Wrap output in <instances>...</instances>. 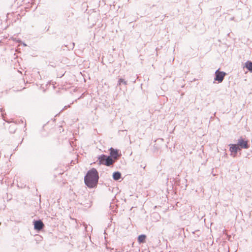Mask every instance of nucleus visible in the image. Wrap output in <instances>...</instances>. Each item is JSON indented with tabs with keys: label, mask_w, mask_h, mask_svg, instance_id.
<instances>
[{
	"label": "nucleus",
	"mask_w": 252,
	"mask_h": 252,
	"mask_svg": "<svg viewBox=\"0 0 252 252\" xmlns=\"http://www.w3.org/2000/svg\"><path fill=\"white\" fill-rule=\"evenodd\" d=\"M98 173L95 168L89 170L85 177V184L90 188L96 186L98 180Z\"/></svg>",
	"instance_id": "1"
},
{
	"label": "nucleus",
	"mask_w": 252,
	"mask_h": 252,
	"mask_svg": "<svg viewBox=\"0 0 252 252\" xmlns=\"http://www.w3.org/2000/svg\"><path fill=\"white\" fill-rule=\"evenodd\" d=\"M99 164H103L109 166L112 165L114 162V160L111 157H107L104 155H102L98 158Z\"/></svg>",
	"instance_id": "2"
},
{
	"label": "nucleus",
	"mask_w": 252,
	"mask_h": 252,
	"mask_svg": "<svg viewBox=\"0 0 252 252\" xmlns=\"http://www.w3.org/2000/svg\"><path fill=\"white\" fill-rule=\"evenodd\" d=\"M225 75L226 73L225 72L217 70L215 72L216 77L215 80L218 81L219 83H220L223 81Z\"/></svg>",
	"instance_id": "3"
},
{
	"label": "nucleus",
	"mask_w": 252,
	"mask_h": 252,
	"mask_svg": "<svg viewBox=\"0 0 252 252\" xmlns=\"http://www.w3.org/2000/svg\"><path fill=\"white\" fill-rule=\"evenodd\" d=\"M238 145H239V147L243 149H248L249 148L248 141H245L244 139L240 138L238 140Z\"/></svg>",
	"instance_id": "4"
},
{
	"label": "nucleus",
	"mask_w": 252,
	"mask_h": 252,
	"mask_svg": "<svg viewBox=\"0 0 252 252\" xmlns=\"http://www.w3.org/2000/svg\"><path fill=\"white\" fill-rule=\"evenodd\" d=\"M44 226L43 222L40 220L34 221V228L36 230H40L43 228Z\"/></svg>",
	"instance_id": "5"
},
{
	"label": "nucleus",
	"mask_w": 252,
	"mask_h": 252,
	"mask_svg": "<svg viewBox=\"0 0 252 252\" xmlns=\"http://www.w3.org/2000/svg\"><path fill=\"white\" fill-rule=\"evenodd\" d=\"M110 156L112 158H113L115 159H117L120 156L119 154V151L118 150L114 149L112 148L110 149Z\"/></svg>",
	"instance_id": "6"
},
{
	"label": "nucleus",
	"mask_w": 252,
	"mask_h": 252,
	"mask_svg": "<svg viewBox=\"0 0 252 252\" xmlns=\"http://www.w3.org/2000/svg\"><path fill=\"white\" fill-rule=\"evenodd\" d=\"M230 151L231 153H234V154H236L238 150H240V148L239 147V145L237 144H231L230 145Z\"/></svg>",
	"instance_id": "7"
},
{
	"label": "nucleus",
	"mask_w": 252,
	"mask_h": 252,
	"mask_svg": "<svg viewBox=\"0 0 252 252\" xmlns=\"http://www.w3.org/2000/svg\"><path fill=\"white\" fill-rule=\"evenodd\" d=\"M245 67H246L249 71L252 72V62L247 61L245 64Z\"/></svg>",
	"instance_id": "8"
},
{
	"label": "nucleus",
	"mask_w": 252,
	"mask_h": 252,
	"mask_svg": "<svg viewBox=\"0 0 252 252\" xmlns=\"http://www.w3.org/2000/svg\"><path fill=\"white\" fill-rule=\"evenodd\" d=\"M146 235H141L138 236V241L139 243H144L145 242L146 239Z\"/></svg>",
	"instance_id": "9"
},
{
	"label": "nucleus",
	"mask_w": 252,
	"mask_h": 252,
	"mask_svg": "<svg viewBox=\"0 0 252 252\" xmlns=\"http://www.w3.org/2000/svg\"><path fill=\"white\" fill-rule=\"evenodd\" d=\"M121 175L120 173L117 172L113 173V177L115 180H118L121 178Z\"/></svg>",
	"instance_id": "10"
},
{
	"label": "nucleus",
	"mask_w": 252,
	"mask_h": 252,
	"mask_svg": "<svg viewBox=\"0 0 252 252\" xmlns=\"http://www.w3.org/2000/svg\"><path fill=\"white\" fill-rule=\"evenodd\" d=\"M119 82L120 85H121L122 84H124L126 85V82L125 81V80L122 78L120 79Z\"/></svg>",
	"instance_id": "11"
}]
</instances>
